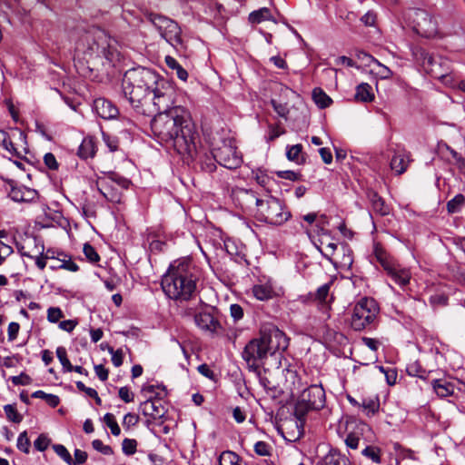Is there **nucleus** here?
Segmentation results:
<instances>
[{
    "instance_id": "obj_30",
    "label": "nucleus",
    "mask_w": 465,
    "mask_h": 465,
    "mask_svg": "<svg viewBox=\"0 0 465 465\" xmlns=\"http://www.w3.org/2000/svg\"><path fill=\"white\" fill-rule=\"evenodd\" d=\"M63 258H56L57 262L51 264L50 269L52 271L56 270H66L72 272L79 271V266L71 259L70 256L64 254Z\"/></svg>"
},
{
    "instance_id": "obj_3",
    "label": "nucleus",
    "mask_w": 465,
    "mask_h": 465,
    "mask_svg": "<svg viewBox=\"0 0 465 465\" xmlns=\"http://www.w3.org/2000/svg\"><path fill=\"white\" fill-rule=\"evenodd\" d=\"M288 339L283 331L273 324L262 325L259 336L252 339L244 347L242 357L251 370H258L269 355L284 351Z\"/></svg>"
},
{
    "instance_id": "obj_5",
    "label": "nucleus",
    "mask_w": 465,
    "mask_h": 465,
    "mask_svg": "<svg viewBox=\"0 0 465 465\" xmlns=\"http://www.w3.org/2000/svg\"><path fill=\"white\" fill-rule=\"evenodd\" d=\"M175 97L174 86L159 76V81L153 86L151 96L144 102L139 114L152 116L157 114L168 113L174 107Z\"/></svg>"
},
{
    "instance_id": "obj_59",
    "label": "nucleus",
    "mask_w": 465,
    "mask_h": 465,
    "mask_svg": "<svg viewBox=\"0 0 465 465\" xmlns=\"http://www.w3.org/2000/svg\"><path fill=\"white\" fill-rule=\"evenodd\" d=\"M361 438L356 432H350L346 439L345 444L351 450H357L359 448Z\"/></svg>"
},
{
    "instance_id": "obj_6",
    "label": "nucleus",
    "mask_w": 465,
    "mask_h": 465,
    "mask_svg": "<svg viewBox=\"0 0 465 465\" xmlns=\"http://www.w3.org/2000/svg\"><path fill=\"white\" fill-rule=\"evenodd\" d=\"M379 312V305L374 299L368 297L360 299L351 309V327L357 331L373 328Z\"/></svg>"
},
{
    "instance_id": "obj_39",
    "label": "nucleus",
    "mask_w": 465,
    "mask_h": 465,
    "mask_svg": "<svg viewBox=\"0 0 465 465\" xmlns=\"http://www.w3.org/2000/svg\"><path fill=\"white\" fill-rule=\"evenodd\" d=\"M165 64L171 69L176 71V75L182 81H186L188 78L187 71L177 62V60L172 56L167 55L165 57Z\"/></svg>"
},
{
    "instance_id": "obj_50",
    "label": "nucleus",
    "mask_w": 465,
    "mask_h": 465,
    "mask_svg": "<svg viewBox=\"0 0 465 465\" xmlns=\"http://www.w3.org/2000/svg\"><path fill=\"white\" fill-rule=\"evenodd\" d=\"M283 134H285V129L280 124H270L268 127V135L266 139L268 142H272Z\"/></svg>"
},
{
    "instance_id": "obj_55",
    "label": "nucleus",
    "mask_w": 465,
    "mask_h": 465,
    "mask_svg": "<svg viewBox=\"0 0 465 465\" xmlns=\"http://www.w3.org/2000/svg\"><path fill=\"white\" fill-rule=\"evenodd\" d=\"M64 316V312L59 307H50L47 310V320L52 323L58 322Z\"/></svg>"
},
{
    "instance_id": "obj_36",
    "label": "nucleus",
    "mask_w": 465,
    "mask_h": 465,
    "mask_svg": "<svg viewBox=\"0 0 465 465\" xmlns=\"http://www.w3.org/2000/svg\"><path fill=\"white\" fill-rule=\"evenodd\" d=\"M361 54H362L364 57H367L369 60L372 61L374 64H377L376 74L381 79H390L392 76L391 70L387 66L383 65L382 64H381L377 59H375L371 55L367 54L364 52H361L358 56L361 57Z\"/></svg>"
},
{
    "instance_id": "obj_26",
    "label": "nucleus",
    "mask_w": 465,
    "mask_h": 465,
    "mask_svg": "<svg viewBox=\"0 0 465 465\" xmlns=\"http://www.w3.org/2000/svg\"><path fill=\"white\" fill-rule=\"evenodd\" d=\"M322 465H351L349 458L337 449H331L322 458Z\"/></svg>"
},
{
    "instance_id": "obj_1",
    "label": "nucleus",
    "mask_w": 465,
    "mask_h": 465,
    "mask_svg": "<svg viewBox=\"0 0 465 465\" xmlns=\"http://www.w3.org/2000/svg\"><path fill=\"white\" fill-rule=\"evenodd\" d=\"M151 129L159 143L172 146L179 154L193 157L196 153L199 134L184 107L176 106L168 113L155 114Z\"/></svg>"
},
{
    "instance_id": "obj_23",
    "label": "nucleus",
    "mask_w": 465,
    "mask_h": 465,
    "mask_svg": "<svg viewBox=\"0 0 465 465\" xmlns=\"http://www.w3.org/2000/svg\"><path fill=\"white\" fill-rule=\"evenodd\" d=\"M253 296L259 301H268L276 296V292L272 280L254 284L252 288Z\"/></svg>"
},
{
    "instance_id": "obj_45",
    "label": "nucleus",
    "mask_w": 465,
    "mask_h": 465,
    "mask_svg": "<svg viewBox=\"0 0 465 465\" xmlns=\"http://www.w3.org/2000/svg\"><path fill=\"white\" fill-rule=\"evenodd\" d=\"M464 203H465L464 195L459 193L447 203V210L450 213H457L460 210V208L464 204Z\"/></svg>"
},
{
    "instance_id": "obj_13",
    "label": "nucleus",
    "mask_w": 465,
    "mask_h": 465,
    "mask_svg": "<svg viewBox=\"0 0 465 465\" xmlns=\"http://www.w3.org/2000/svg\"><path fill=\"white\" fill-rule=\"evenodd\" d=\"M16 247L22 256L35 259L36 267L45 270L49 256H44L45 245L39 238L27 237L24 242L17 243Z\"/></svg>"
},
{
    "instance_id": "obj_35",
    "label": "nucleus",
    "mask_w": 465,
    "mask_h": 465,
    "mask_svg": "<svg viewBox=\"0 0 465 465\" xmlns=\"http://www.w3.org/2000/svg\"><path fill=\"white\" fill-rule=\"evenodd\" d=\"M0 145L4 147L12 156L20 157V153L13 143L10 135L5 130H0Z\"/></svg>"
},
{
    "instance_id": "obj_44",
    "label": "nucleus",
    "mask_w": 465,
    "mask_h": 465,
    "mask_svg": "<svg viewBox=\"0 0 465 465\" xmlns=\"http://www.w3.org/2000/svg\"><path fill=\"white\" fill-rule=\"evenodd\" d=\"M240 457L230 450L223 451L219 458L220 465H239Z\"/></svg>"
},
{
    "instance_id": "obj_52",
    "label": "nucleus",
    "mask_w": 465,
    "mask_h": 465,
    "mask_svg": "<svg viewBox=\"0 0 465 465\" xmlns=\"http://www.w3.org/2000/svg\"><path fill=\"white\" fill-rule=\"evenodd\" d=\"M137 448V441L134 439H124L122 443V450L123 452L127 455L131 456L136 452Z\"/></svg>"
},
{
    "instance_id": "obj_16",
    "label": "nucleus",
    "mask_w": 465,
    "mask_h": 465,
    "mask_svg": "<svg viewBox=\"0 0 465 465\" xmlns=\"http://www.w3.org/2000/svg\"><path fill=\"white\" fill-rule=\"evenodd\" d=\"M263 199H259L252 190L239 189L235 193V201L243 211H257L258 204Z\"/></svg>"
},
{
    "instance_id": "obj_29",
    "label": "nucleus",
    "mask_w": 465,
    "mask_h": 465,
    "mask_svg": "<svg viewBox=\"0 0 465 465\" xmlns=\"http://www.w3.org/2000/svg\"><path fill=\"white\" fill-rule=\"evenodd\" d=\"M431 385L435 393L440 398H446L454 392V385L443 379L433 380Z\"/></svg>"
},
{
    "instance_id": "obj_24",
    "label": "nucleus",
    "mask_w": 465,
    "mask_h": 465,
    "mask_svg": "<svg viewBox=\"0 0 465 465\" xmlns=\"http://www.w3.org/2000/svg\"><path fill=\"white\" fill-rule=\"evenodd\" d=\"M108 41L109 37L104 32H100L94 38V45L91 46V50L97 55H103L107 59H111L110 55L112 54Z\"/></svg>"
},
{
    "instance_id": "obj_12",
    "label": "nucleus",
    "mask_w": 465,
    "mask_h": 465,
    "mask_svg": "<svg viewBox=\"0 0 465 465\" xmlns=\"http://www.w3.org/2000/svg\"><path fill=\"white\" fill-rule=\"evenodd\" d=\"M149 20L172 46L177 47L182 45L181 28L176 22L158 14H150Z\"/></svg>"
},
{
    "instance_id": "obj_63",
    "label": "nucleus",
    "mask_w": 465,
    "mask_h": 465,
    "mask_svg": "<svg viewBox=\"0 0 465 465\" xmlns=\"http://www.w3.org/2000/svg\"><path fill=\"white\" fill-rule=\"evenodd\" d=\"M112 354V362L115 367H120L124 362V353L121 349L114 351L113 348L109 349Z\"/></svg>"
},
{
    "instance_id": "obj_46",
    "label": "nucleus",
    "mask_w": 465,
    "mask_h": 465,
    "mask_svg": "<svg viewBox=\"0 0 465 465\" xmlns=\"http://www.w3.org/2000/svg\"><path fill=\"white\" fill-rule=\"evenodd\" d=\"M4 411L8 420L14 423H20L23 420V416L18 413L15 404H7L4 406Z\"/></svg>"
},
{
    "instance_id": "obj_19",
    "label": "nucleus",
    "mask_w": 465,
    "mask_h": 465,
    "mask_svg": "<svg viewBox=\"0 0 465 465\" xmlns=\"http://www.w3.org/2000/svg\"><path fill=\"white\" fill-rule=\"evenodd\" d=\"M94 110L103 119H113L119 114L118 108L111 101L104 98L94 100Z\"/></svg>"
},
{
    "instance_id": "obj_2",
    "label": "nucleus",
    "mask_w": 465,
    "mask_h": 465,
    "mask_svg": "<svg viewBox=\"0 0 465 465\" xmlns=\"http://www.w3.org/2000/svg\"><path fill=\"white\" fill-rule=\"evenodd\" d=\"M198 281V268L191 259L182 258L170 264L161 286L170 299L185 302L196 296Z\"/></svg>"
},
{
    "instance_id": "obj_33",
    "label": "nucleus",
    "mask_w": 465,
    "mask_h": 465,
    "mask_svg": "<svg viewBox=\"0 0 465 465\" xmlns=\"http://www.w3.org/2000/svg\"><path fill=\"white\" fill-rule=\"evenodd\" d=\"M272 18L271 10L267 7H262L252 11L248 17L251 24H260L263 21H269Z\"/></svg>"
},
{
    "instance_id": "obj_34",
    "label": "nucleus",
    "mask_w": 465,
    "mask_h": 465,
    "mask_svg": "<svg viewBox=\"0 0 465 465\" xmlns=\"http://www.w3.org/2000/svg\"><path fill=\"white\" fill-rule=\"evenodd\" d=\"M312 99L320 108L329 107L332 103L331 98L319 87L313 89Z\"/></svg>"
},
{
    "instance_id": "obj_40",
    "label": "nucleus",
    "mask_w": 465,
    "mask_h": 465,
    "mask_svg": "<svg viewBox=\"0 0 465 465\" xmlns=\"http://www.w3.org/2000/svg\"><path fill=\"white\" fill-rule=\"evenodd\" d=\"M406 372L410 376L418 377L422 380H425L428 376L427 371L417 361L407 365Z\"/></svg>"
},
{
    "instance_id": "obj_22",
    "label": "nucleus",
    "mask_w": 465,
    "mask_h": 465,
    "mask_svg": "<svg viewBox=\"0 0 465 465\" xmlns=\"http://www.w3.org/2000/svg\"><path fill=\"white\" fill-rule=\"evenodd\" d=\"M139 410L144 416L154 420L163 417L164 414L161 400L153 399L152 396L140 404Z\"/></svg>"
},
{
    "instance_id": "obj_17",
    "label": "nucleus",
    "mask_w": 465,
    "mask_h": 465,
    "mask_svg": "<svg viewBox=\"0 0 465 465\" xmlns=\"http://www.w3.org/2000/svg\"><path fill=\"white\" fill-rule=\"evenodd\" d=\"M385 272L394 283L398 284L401 288L407 286L411 279V272L410 269L401 266L397 262L389 267Z\"/></svg>"
},
{
    "instance_id": "obj_27",
    "label": "nucleus",
    "mask_w": 465,
    "mask_h": 465,
    "mask_svg": "<svg viewBox=\"0 0 465 465\" xmlns=\"http://www.w3.org/2000/svg\"><path fill=\"white\" fill-rule=\"evenodd\" d=\"M373 255L384 271L396 262L380 243L374 244Z\"/></svg>"
},
{
    "instance_id": "obj_18",
    "label": "nucleus",
    "mask_w": 465,
    "mask_h": 465,
    "mask_svg": "<svg viewBox=\"0 0 465 465\" xmlns=\"http://www.w3.org/2000/svg\"><path fill=\"white\" fill-rule=\"evenodd\" d=\"M331 282L320 286L316 292L313 293L314 302L317 304L319 310L325 315L326 319L330 318L331 302L332 298H329L330 288Z\"/></svg>"
},
{
    "instance_id": "obj_42",
    "label": "nucleus",
    "mask_w": 465,
    "mask_h": 465,
    "mask_svg": "<svg viewBox=\"0 0 465 465\" xmlns=\"http://www.w3.org/2000/svg\"><path fill=\"white\" fill-rule=\"evenodd\" d=\"M381 449L372 445L366 446V448H364L361 451V454L364 457L370 459L372 462L377 464L381 463Z\"/></svg>"
},
{
    "instance_id": "obj_9",
    "label": "nucleus",
    "mask_w": 465,
    "mask_h": 465,
    "mask_svg": "<svg viewBox=\"0 0 465 465\" xmlns=\"http://www.w3.org/2000/svg\"><path fill=\"white\" fill-rule=\"evenodd\" d=\"M411 53L415 62L433 78L448 77L450 62L444 57L430 54L421 46H414Z\"/></svg>"
},
{
    "instance_id": "obj_51",
    "label": "nucleus",
    "mask_w": 465,
    "mask_h": 465,
    "mask_svg": "<svg viewBox=\"0 0 465 465\" xmlns=\"http://www.w3.org/2000/svg\"><path fill=\"white\" fill-rule=\"evenodd\" d=\"M104 420L105 424L110 428L113 435H114V436L120 435L121 429L114 419V416L112 413H106L104 417Z\"/></svg>"
},
{
    "instance_id": "obj_48",
    "label": "nucleus",
    "mask_w": 465,
    "mask_h": 465,
    "mask_svg": "<svg viewBox=\"0 0 465 465\" xmlns=\"http://www.w3.org/2000/svg\"><path fill=\"white\" fill-rule=\"evenodd\" d=\"M83 252L86 259L92 263H96L101 259L96 250L89 242L84 244Z\"/></svg>"
},
{
    "instance_id": "obj_32",
    "label": "nucleus",
    "mask_w": 465,
    "mask_h": 465,
    "mask_svg": "<svg viewBox=\"0 0 465 465\" xmlns=\"http://www.w3.org/2000/svg\"><path fill=\"white\" fill-rule=\"evenodd\" d=\"M320 242L322 245V248L320 249L322 254L332 264L336 265L338 263V260L334 256L337 250V244L332 242H325L323 239Z\"/></svg>"
},
{
    "instance_id": "obj_56",
    "label": "nucleus",
    "mask_w": 465,
    "mask_h": 465,
    "mask_svg": "<svg viewBox=\"0 0 465 465\" xmlns=\"http://www.w3.org/2000/svg\"><path fill=\"white\" fill-rule=\"evenodd\" d=\"M51 440L45 434H40L34 441V447L39 451H45L50 445Z\"/></svg>"
},
{
    "instance_id": "obj_11",
    "label": "nucleus",
    "mask_w": 465,
    "mask_h": 465,
    "mask_svg": "<svg viewBox=\"0 0 465 465\" xmlns=\"http://www.w3.org/2000/svg\"><path fill=\"white\" fill-rule=\"evenodd\" d=\"M214 160L227 169H236L242 163V155L237 152V147L232 139H223L222 144L212 150Z\"/></svg>"
},
{
    "instance_id": "obj_62",
    "label": "nucleus",
    "mask_w": 465,
    "mask_h": 465,
    "mask_svg": "<svg viewBox=\"0 0 465 465\" xmlns=\"http://www.w3.org/2000/svg\"><path fill=\"white\" fill-rule=\"evenodd\" d=\"M118 395L122 401L125 403L133 402L134 400V393L126 386L121 387L118 391Z\"/></svg>"
},
{
    "instance_id": "obj_15",
    "label": "nucleus",
    "mask_w": 465,
    "mask_h": 465,
    "mask_svg": "<svg viewBox=\"0 0 465 465\" xmlns=\"http://www.w3.org/2000/svg\"><path fill=\"white\" fill-rule=\"evenodd\" d=\"M96 186L99 193L105 198L106 201L119 203L122 200V191L114 186V182L106 178H99L96 181Z\"/></svg>"
},
{
    "instance_id": "obj_28",
    "label": "nucleus",
    "mask_w": 465,
    "mask_h": 465,
    "mask_svg": "<svg viewBox=\"0 0 465 465\" xmlns=\"http://www.w3.org/2000/svg\"><path fill=\"white\" fill-rule=\"evenodd\" d=\"M409 159L405 152H397L391 158L390 165L397 174L403 173L408 167Z\"/></svg>"
},
{
    "instance_id": "obj_8",
    "label": "nucleus",
    "mask_w": 465,
    "mask_h": 465,
    "mask_svg": "<svg viewBox=\"0 0 465 465\" xmlns=\"http://www.w3.org/2000/svg\"><path fill=\"white\" fill-rule=\"evenodd\" d=\"M326 401L325 391L322 385H311L300 394L295 406L294 416L303 422L309 411H320L324 408Z\"/></svg>"
},
{
    "instance_id": "obj_53",
    "label": "nucleus",
    "mask_w": 465,
    "mask_h": 465,
    "mask_svg": "<svg viewBox=\"0 0 465 465\" xmlns=\"http://www.w3.org/2000/svg\"><path fill=\"white\" fill-rule=\"evenodd\" d=\"M368 415L374 414L379 410V401L371 399L363 400L362 403L360 405Z\"/></svg>"
},
{
    "instance_id": "obj_64",
    "label": "nucleus",
    "mask_w": 465,
    "mask_h": 465,
    "mask_svg": "<svg viewBox=\"0 0 465 465\" xmlns=\"http://www.w3.org/2000/svg\"><path fill=\"white\" fill-rule=\"evenodd\" d=\"M74 454V459H73L74 463L71 465H81V464L85 463V461L87 460L88 454L86 451H84L79 449H75Z\"/></svg>"
},
{
    "instance_id": "obj_61",
    "label": "nucleus",
    "mask_w": 465,
    "mask_h": 465,
    "mask_svg": "<svg viewBox=\"0 0 465 465\" xmlns=\"http://www.w3.org/2000/svg\"><path fill=\"white\" fill-rule=\"evenodd\" d=\"M11 381L14 385L25 386V385H29L32 383V378L29 375L25 374V372H22L18 376L11 377Z\"/></svg>"
},
{
    "instance_id": "obj_54",
    "label": "nucleus",
    "mask_w": 465,
    "mask_h": 465,
    "mask_svg": "<svg viewBox=\"0 0 465 465\" xmlns=\"http://www.w3.org/2000/svg\"><path fill=\"white\" fill-rule=\"evenodd\" d=\"M254 451L259 456H271L272 447L267 442L260 440L254 444Z\"/></svg>"
},
{
    "instance_id": "obj_60",
    "label": "nucleus",
    "mask_w": 465,
    "mask_h": 465,
    "mask_svg": "<svg viewBox=\"0 0 465 465\" xmlns=\"http://www.w3.org/2000/svg\"><path fill=\"white\" fill-rule=\"evenodd\" d=\"M44 163L48 169L53 171L58 170L59 163L56 161L55 156L52 153H47L45 154Z\"/></svg>"
},
{
    "instance_id": "obj_25",
    "label": "nucleus",
    "mask_w": 465,
    "mask_h": 465,
    "mask_svg": "<svg viewBox=\"0 0 465 465\" xmlns=\"http://www.w3.org/2000/svg\"><path fill=\"white\" fill-rule=\"evenodd\" d=\"M97 151V144L94 137L86 136L79 145L77 155L84 160L94 158Z\"/></svg>"
},
{
    "instance_id": "obj_14",
    "label": "nucleus",
    "mask_w": 465,
    "mask_h": 465,
    "mask_svg": "<svg viewBox=\"0 0 465 465\" xmlns=\"http://www.w3.org/2000/svg\"><path fill=\"white\" fill-rule=\"evenodd\" d=\"M184 315L193 316L197 327L204 331H208L215 335H220L222 333L223 327L220 322L212 314L211 312H193L192 309H186L184 311Z\"/></svg>"
},
{
    "instance_id": "obj_47",
    "label": "nucleus",
    "mask_w": 465,
    "mask_h": 465,
    "mask_svg": "<svg viewBox=\"0 0 465 465\" xmlns=\"http://www.w3.org/2000/svg\"><path fill=\"white\" fill-rule=\"evenodd\" d=\"M54 451L67 464H73V458L68 450L62 444L53 445Z\"/></svg>"
},
{
    "instance_id": "obj_58",
    "label": "nucleus",
    "mask_w": 465,
    "mask_h": 465,
    "mask_svg": "<svg viewBox=\"0 0 465 465\" xmlns=\"http://www.w3.org/2000/svg\"><path fill=\"white\" fill-rule=\"evenodd\" d=\"M107 178L114 181V186L118 187L121 191L124 189H128L131 184L130 180L124 178L122 176H119L117 174H112V175L108 176Z\"/></svg>"
},
{
    "instance_id": "obj_20",
    "label": "nucleus",
    "mask_w": 465,
    "mask_h": 465,
    "mask_svg": "<svg viewBox=\"0 0 465 465\" xmlns=\"http://www.w3.org/2000/svg\"><path fill=\"white\" fill-rule=\"evenodd\" d=\"M38 193L35 190L24 185H11L8 196L17 203H29L33 202Z\"/></svg>"
},
{
    "instance_id": "obj_38",
    "label": "nucleus",
    "mask_w": 465,
    "mask_h": 465,
    "mask_svg": "<svg viewBox=\"0 0 465 465\" xmlns=\"http://www.w3.org/2000/svg\"><path fill=\"white\" fill-rule=\"evenodd\" d=\"M142 392L144 394H150V395L153 394L154 395L153 399H157V400H162L167 395L165 386L163 384L162 385H153V384L143 385L142 388Z\"/></svg>"
},
{
    "instance_id": "obj_4",
    "label": "nucleus",
    "mask_w": 465,
    "mask_h": 465,
    "mask_svg": "<svg viewBox=\"0 0 465 465\" xmlns=\"http://www.w3.org/2000/svg\"><path fill=\"white\" fill-rule=\"evenodd\" d=\"M159 74L145 67H136L125 72L122 89L133 109L139 114L144 102L151 96Z\"/></svg>"
},
{
    "instance_id": "obj_57",
    "label": "nucleus",
    "mask_w": 465,
    "mask_h": 465,
    "mask_svg": "<svg viewBox=\"0 0 465 465\" xmlns=\"http://www.w3.org/2000/svg\"><path fill=\"white\" fill-rule=\"evenodd\" d=\"M93 448L103 453L104 455H112L114 453V450L111 446L104 445L101 440H94L92 441Z\"/></svg>"
},
{
    "instance_id": "obj_37",
    "label": "nucleus",
    "mask_w": 465,
    "mask_h": 465,
    "mask_svg": "<svg viewBox=\"0 0 465 465\" xmlns=\"http://www.w3.org/2000/svg\"><path fill=\"white\" fill-rule=\"evenodd\" d=\"M286 156L290 161L295 162L299 164L305 162L302 154V145L300 143L289 146L287 148Z\"/></svg>"
},
{
    "instance_id": "obj_31",
    "label": "nucleus",
    "mask_w": 465,
    "mask_h": 465,
    "mask_svg": "<svg viewBox=\"0 0 465 465\" xmlns=\"http://www.w3.org/2000/svg\"><path fill=\"white\" fill-rule=\"evenodd\" d=\"M355 100L363 103H370L374 100V94L371 86L367 83H361L356 87Z\"/></svg>"
},
{
    "instance_id": "obj_41",
    "label": "nucleus",
    "mask_w": 465,
    "mask_h": 465,
    "mask_svg": "<svg viewBox=\"0 0 465 465\" xmlns=\"http://www.w3.org/2000/svg\"><path fill=\"white\" fill-rule=\"evenodd\" d=\"M32 397L45 400V402L52 408H55L60 403V399L57 395L49 394L44 391H36L33 392Z\"/></svg>"
},
{
    "instance_id": "obj_7",
    "label": "nucleus",
    "mask_w": 465,
    "mask_h": 465,
    "mask_svg": "<svg viewBox=\"0 0 465 465\" xmlns=\"http://www.w3.org/2000/svg\"><path fill=\"white\" fill-rule=\"evenodd\" d=\"M254 215L258 221L274 226L282 225L292 217V213L285 203L272 196H268L258 204Z\"/></svg>"
},
{
    "instance_id": "obj_21",
    "label": "nucleus",
    "mask_w": 465,
    "mask_h": 465,
    "mask_svg": "<svg viewBox=\"0 0 465 465\" xmlns=\"http://www.w3.org/2000/svg\"><path fill=\"white\" fill-rule=\"evenodd\" d=\"M366 194L371 204V212L380 216H386L390 214L391 211V206L386 203L385 200L379 195L377 192L368 190Z\"/></svg>"
},
{
    "instance_id": "obj_49",
    "label": "nucleus",
    "mask_w": 465,
    "mask_h": 465,
    "mask_svg": "<svg viewBox=\"0 0 465 465\" xmlns=\"http://www.w3.org/2000/svg\"><path fill=\"white\" fill-rule=\"evenodd\" d=\"M31 442L27 436L26 431H23L19 434L17 439V449L25 454L30 452Z\"/></svg>"
},
{
    "instance_id": "obj_43",
    "label": "nucleus",
    "mask_w": 465,
    "mask_h": 465,
    "mask_svg": "<svg viewBox=\"0 0 465 465\" xmlns=\"http://www.w3.org/2000/svg\"><path fill=\"white\" fill-rule=\"evenodd\" d=\"M56 356L63 366V371L64 372L73 371V365L71 364L68 357L66 349L63 346H60L56 349Z\"/></svg>"
},
{
    "instance_id": "obj_10",
    "label": "nucleus",
    "mask_w": 465,
    "mask_h": 465,
    "mask_svg": "<svg viewBox=\"0 0 465 465\" xmlns=\"http://www.w3.org/2000/svg\"><path fill=\"white\" fill-rule=\"evenodd\" d=\"M413 31L425 38L440 36L437 19L424 9H411L408 14Z\"/></svg>"
}]
</instances>
